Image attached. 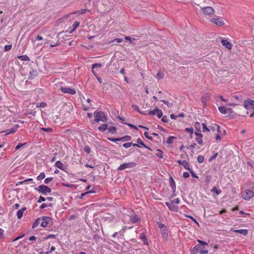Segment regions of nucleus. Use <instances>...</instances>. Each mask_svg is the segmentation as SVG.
Segmentation results:
<instances>
[{
    "instance_id": "obj_50",
    "label": "nucleus",
    "mask_w": 254,
    "mask_h": 254,
    "mask_svg": "<svg viewBox=\"0 0 254 254\" xmlns=\"http://www.w3.org/2000/svg\"><path fill=\"white\" fill-rule=\"evenodd\" d=\"M11 47H12V45H5L4 47V51L5 52H7V51H8L9 50H11Z\"/></svg>"
},
{
    "instance_id": "obj_25",
    "label": "nucleus",
    "mask_w": 254,
    "mask_h": 254,
    "mask_svg": "<svg viewBox=\"0 0 254 254\" xmlns=\"http://www.w3.org/2000/svg\"><path fill=\"white\" fill-rule=\"evenodd\" d=\"M17 58L21 61H29L30 59L27 55H21L18 56Z\"/></svg>"
},
{
    "instance_id": "obj_56",
    "label": "nucleus",
    "mask_w": 254,
    "mask_h": 254,
    "mask_svg": "<svg viewBox=\"0 0 254 254\" xmlns=\"http://www.w3.org/2000/svg\"><path fill=\"white\" fill-rule=\"evenodd\" d=\"M53 180V178L50 177V178H47L44 180V183L46 184H48L51 181H52Z\"/></svg>"
},
{
    "instance_id": "obj_32",
    "label": "nucleus",
    "mask_w": 254,
    "mask_h": 254,
    "mask_svg": "<svg viewBox=\"0 0 254 254\" xmlns=\"http://www.w3.org/2000/svg\"><path fill=\"white\" fill-rule=\"evenodd\" d=\"M183 166L186 169L189 171L191 168H190V165L188 162L186 160H184V163L183 164Z\"/></svg>"
},
{
    "instance_id": "obj_1",
    "label": "nucleus",
    "mask_w": 254,
    "mask_h": 254,
    "mask_svg": "<svg viewBox=\"0 0 254 254\" xmlns=\"http://www.w3.org/2000/svg\"><path fill=\"white\" fill-rule=\"evenodd\" d=\"M94 115L95 117V121L97 123L100 121L106 123L108 121L107 116L102 111H95L94 112Z\"/></svg>"
},
{
    "instance_id": "obj_54",
    "label": "nucleus",
    "mask_w": 254,
    "mask_h": 254,
    "mask_svg": "<svg viewBox=\"0 0 254 254\" xmlns=\"http://www.w3.org/2000/svg\"><path fill=\"white\" fill-rule=\"evenodd\" d=\"M161 121L164 123H168L169 121V119L167 116L164 115L162 117Z\"/></svg>"
},
{
    "instance_id": "obj_2",
    "label": "nucleus",
    "mask_w": 254,
    "mask_h": 254,
    "mask_svg": "<svg viewBox=\"0 0 254 254\" xmlns=\"http://www.w3.org/2000/svg\"><path fill=\"white\" fill-rule=\"evenodd\" d=\"M41 226L42 227H47L53 224V219L49 216H42L41 217Z\"/></svg>"
},
{
    "instance_id": "obj_42",
    "label": "nucleus",
    "mask_w": 254,
    "mask_h": 254,
    "mask_svg": "<svg viewBox=\"0 0 254 254\" xmlns=\"http://www.w3.org/2000/svg\"><path fill=\"white\" fill-rule=\"evenodd\" d=\"M157 110H158V108L157 107H155L154 109V110L150 111L148 112V115H155V114H156V113L157 112Z\"/></svg>"
},
{
    "instance_id": "obj_33",
    "label": "nucleus",
    "mask_w": 254,
    "mask_h": 254,
    "mask_svg": "<svg viewBox=\"0 0 254 254\" xmlns=\"http://www.w3.org/2000/svg\"><path fill=\"white\" fill-rule=\"evenodd\" d=\"M211 191L215 192L217 195H219L221 192V190L217 189L215 187L212 189Z\"/></svg>"
},
{
    "instance_id": "obj_36",
    "label": "nucleus",
    "mask_w": 254,
    "mask_h": 254,
    "mask_svg": "<svg viewBox=\"0 0 254 254\" xmlns=\"http://www.w3.org/2000/svg\"><path fill=\"white\" fill-rule=\"evenodd\" d=\"M163 77L164 73L160 71H158L156 75V78H157L158 79H162Z\"/></svg>"
},
{
    "instance_id": "obj_40",
    "label": "nucleus",
    "mask_w": 254,
    "mask_h": 254,
    "mask_svg": "<svg viewBox=\"0 0 254 254\" xmlns=\"http://www.w3.org/2000/svg\"><path fill=\"white\" fill-rule=\"evenodd\" d=\"M197 242L199 243L198 245H200L201 247H203V248H205V246L208 245V244L204 241H201L200 240H198Z\"/></svg>"
},
{
    "instance_id": "obj_23",
    "label": "nucleus",
    "mask_w": 254,
    "mask_h": 254,
    "mask_svg": "<svg viewBox=\"0 0 254 254\" xmlns=\"http://www.w3.org/2000/svg\"><path fill=\"white\" fill-rule=\"evenodd\" d=\"M41 217L37 218L32 225V228L33 229L36 228L40 224H41Z\"/></svg>"
},
{
    "instance_id": "obj_10",
    "label": "nucleus",
    "mask_w": 254,
    "mask_h": 254,
    "mask_svg": "<svg viewBox=\"0 0 254 254\" xmlns=\"http://www.w3.org/2000/svg\"><path fill=\"white\" fill-rule=\"evenodd\" d=\"M61 90L64 93H68L70 95H74L76 93V91L74 88L67 87H62Z\"/></svg>"
},
{
    "instance_id": "obj_63",
    "label": "nucleus",
    "mask_w": 254,
    "mask_h": 254,
    "mask_svg": "<svg viewBox=\"0 0 254 254\" xmlns=\"http://www.w3.org/2000/svg\"><path fill=\"white\" fill-rule=\"evenodd\" d=\"M186 217L190 218V219H191V220H192L197 225H199L198 223L196 221V220L194 218H193V217L192 216H190V215H187Z\"/></svg>"
},
{
    "instance_id": "obj_48",
    "label": "nucleus",
    "mask_w": 254,
    "mask_h": 254,
    "mask_svg": "<svg viewBox=\"0 0 254 254\" xmlns=\"http://www.w3.org/2000/svg\"><path fill=\"white\" fill-rule=\"evenodd\" d=\"M186 130L190 133V137H192V135L193 132V128L192 127L186 128Z\"/></svg>"
},
{
    "instance_id": "obj_9",
    "label": "nucleus",
    "mask_w": 254,
    "mask_h": 254,
    "mask_svg": "<svg viewBox=\"0 0 254 254\" xmlns=\"http://www.w3.org/2000/svg\"><path fill=\"white\" fill-rule=\"evenodd\" d=\"M211 98V94L209 93L204 94L201 98V102L203 104V108L206 106L207 102L210 100Z\"/></svg>"
},
{
    "instance_id": "obj_53",
    "label": "nucleus",
    "mask_w": 254,
    "mask_h": 254,
    "mask_svg": "<svg viewBox=\"0 0 254 254\" xmlns=\"http://www.w3.org/2000/svg\"><path fill=\"white\" fill-rule=\"evenodd\" d=\"M144 135L145 136V137L147 138L148 139L150 140H153V137L152 136L149 135V134L147 132L145 131L144 133Z\"/></svg>"
},
{
    "instance_id": "obj_27",
    "label": "nucleus",
    "mask_w": 254,
    "mask_h": 254,
    "mask_svg": "<svg viewBox=\"0 0 254 254\" xmlns=\"http://www.w3.org/2000/svg\"><path fill=\"white\" fill-rule=\"evenodd\" d=\"M139 218L136 215H133L130 218V221L132 223H135L137 222L139 220Z\"/></svg>"
},
{
    "instance_id": "obj_51",
    "label": "nucleus",
    "mask_w": 254,
    "mask_h": 254,
    "mask_svg": "<svg viewBox=\"0 0 254 254\" xmlns=\"http://www.w3.org/2000/svg\"><path fill=\"white\" fill-rule=\"evenodd\" d=\"M131 107L135 111H136L137 112H138L139 113V112H140V110L139 109V108L138 106L136 105H131Z\"/></svg>"
},
{
    "instance_id": "obj_21",
    "label": "nucleus",
    "mask_w": 254,
    "mask_h": 254,
    "mask_svg": "<svg viewBox=\"0 0 254 254\" xmlns=\"http://www.w3.org/2000/svg\"><path fill=\"white\" fill-rule=\"evenodd\" d=\"M55 166L63 171H65L64 168V164L60 161H56Z\"/></svg>"
},
{
    "instance_id": "obj_49",
    "label": "nucleus",
    "mask_w": 254,
    "mask_h": 254,
    "mask_svg": "<svg viewBox=\"0 0 254 254\" xmlns=\"http://www.w3.org/2000/svg\"><path fill=\"white\" fill-rule=\"evenodd\" d=\"M108 139L112 142H117V141L121 140L120 138H112V137H108Z\"/></svg>"
},
{
    "instance_id": "obj_64",
    "label": "nucleus",
    "mask_w": 254,
    "mask_h": 254,
    "mask_svg": "<svg viewBox=\"0 0 254 254\" xmlns=\"http://www.w3.org/2000/svg\"><path fill=\"white\" fill-rule=\"evenodd\" d=\"M129 127H130L132 128L135 129V130H137L138 128L135 126L132 125L130 123H125Z\"/></svg>"
},
{
    "instance_id": "obj_29",
    "label": "nucleus",
    "mask_w": 254,
    "mask_h": 254,
    "mask_svg": "<svg viewBox=\"0 0 254 254\" xmlns=\"http://www.w3.org/2000/svg\"><path fill=\"white\" fill-rule=\"evenodd\" d=\"M79 24H80L79 22L75 21L72 25L73 28L70 31L69 33H72L75 30V29L79 26Z\"/></svg>"
},
{
    "instance_id": "obj_60",
    "label": "nucleus",
    "mask_w": 254,
    "mask_h": 254,
    "mask_svg": "<svg viewBox=\"0 0 254 254\" xmlns=\"http://www.w3.org/2000/svg\"><path fill=\"white\" fill-rule=\"evenodd\" d=\"M202 138H198V137H196L195 138V140L196 141H197V142L199 144V145H203V142H202V140L201 139Z\"/></svg>"
},
{
    "instance_id": "obj_16",
    "label": "nucleus",
    "mask_w": 254,
    "mask_h": 254,
    "mask_svg": "<svg viewBox=\"0 0 254 254\" xmlns=\"http://www.w3.org/2000/svg\"><path fill=\"white\" fill-rule=\"evenodd\" d=\"M169 182H170V187L173 191V192H175L176 191V183L175 181L174 180L172 177H170L169 178Z\"/></svg>"
},
{
    "instance_id": "obj_61",
    "label": "nucleus",
    "mask_w": 254,
    "mask_h": 254,
    "mask_svg": "<svg viewBox=\"0 0 254 254\" xmlns=\"http://www.w3.org/2000/svg\"><path fill=\"white\" fill-rule=\"evenodd\" d=\"M26 144V143H20L18 144L15 147V149L18 150L21 147L24 146Z\"/></svg>"
},
{
    "instance_id": "obj_44",
    "label": "nucleus",
    "mask_w": 254,
    "mask_h": 254,
    "mask_svg": "<svg viewBox=\"0 0 254 254\" xmlns=\"http://www.w3.org/2000/svg\"><path fill=\"white\" fill-rule=\"evenodd\" d=\"M160 101L164 103L165 105L167 106L168 107H171L173 105V104L172 103H170L169 101L165 100H161Z\"/></svg>"
},
{
    "instance_id": "obj_8",
    "label": "nucleus",
    "mask_w": 254,
    "mask_h": 254,
    "mask_svg": "<svg viewBox=\"0 0 254 254\" xmlns=\"http://www.w3.org/2000/svg\"><path fill=\"white\" fill-rule=\"evenodd\" d=\"M203 14L205 15H209L214 13V9L210 6H205L201 8Z\"/></svg>"
},
{
    "instance_id": "obj_14",
    "label": "nucleus",
    "mask_w": 254,
    "mask_h": 254,
    "mask_svg": "<svg viewBox=\"0 0 254 254\" xmlns=\"http://www.w3.org/2000/svg\"><path fill=\"white\" fill-rule=\"evenodd\" d=\"M221 43L222 45L226 48L230 50L232 48L231 44L227 40L222 39L221 40Z\"/></svg>"
},
{
    "instance_id": "obj_58",
    "label": "nucleus",
    "mask_w": 254,
    "mask_h": 254,
    "mask_svg": "<svg viewBox=\"0 0 254 254\" xmlns=\"http://www.w3.org/2000/svg\"><path fill=\"white\" fill-rule=\"evenodd\" d=\"M125 40L126 41H127V40L129 41V42L130 43H132L133 41H134L135 40V39L134 38H131L130 37H129V36H127V37H125Z\"/></svg>"
},
{
    "instance_id": "obj_15",
    "label": "nucleus",
    "mask_w": 254,
    "mask_h": 254,
    "mask_svg": "<svg viewBox=\"0 0 254 254\" xmlns=\"http://www.w3.org/2000/svg\"><path fill=\"white\" fill-rule=\"evenodd\" d=\"M58 235V234H49L47 236L44 237L42 238V239H39V243L42 241H46L49 239H55L56 237Z\"/></svg>"
},
{
    "instance_id": "obj_31",
    "label": "nucleus",
    "mask_w": 254,
    "mask_h": 254,
    "mask_svg": "<svg viewBox=\"0 0 254 254\" xmlns=\"http://www.w3.org/2000/svg\"><path fill=\"white\" fill-rule=\"evenodd\" d=\"M140 235H141L140 239H141L142 241L145 245H148V241H147L146 236L144 234H141Z\"/></svg>"
},
{
    "instance_id": "obj_59",
    "label": "nucleus",
    "mask_w": 254,
    "mask_h": 254,
    "mask_svg": "<svg viewBox=\"0 0 254 254\" xmlns=\"http://www.w3.org/2000/svg\"><path fill=\"white\" fill-rule=\"evenodd\" d=\"M131 144L132 142H127L123 144V146L126 148H128L131 146Z\"/></svg>"
},
{
    "instance_id": "obj_6",
    "label": "nucleus",
    "mask_w": 254,
    "mask_h": 254,
    "mask_svg": "<svg viewBox=\"0 0 254 254\" xmlns=\"http://www.w3.org/2000/svg\"><path fill=\"white\" fill-rule=\"evenodd\" d=\"M136 163L133 162L128 163H124L117 168L118 171H122L127 168H131L135 167Z\"/></svg>"
},
{
    "instance_id": "obj_34",
    "label": "nucleus",
    "mask_w": 254,
    "mask_h": 254,
    "mask_svg": "<svg viewBox=\"0 0 254 254\" xmlns=\"http://www.w3.org/2000/svg\"><path fill=\"white\" fill-rule=\"evenodd\" d=\"M194 127H195L196 130L198 132H201L200 130V123L198 122H196L194 124Z\"/></svg>"
},
{
    "instance_id": "obj_4",
    "label": "nucleus",
    "mask_w": 254,
    "mask_h": 254,
    "mask_svg": "<svg viewBox=\"0 0 254 254\" xmlns=\"http://www.w3.org/2000/svg\"><path fill=\"white\" fill-rule=\"evenodd\" d=\"M198 253H199V254H206L208 253V251L207 250L202 248V247L198 244L193 247L191 251V254H196Z\"/></svg>"
},
{
    "instance_id": "obj_19",
    "label": "nucleus",
    "mask_w": 254,
    "mask_h": 254,
    "mask_svg": "<svg viewBox=\"0 0 254 254\" xmlns=\"http://www.w3.org/2000/svg\"><path fill=\"white\" fill-rule=\"evenodd\" d=\"M18 127H19L18 125H15L14 126V127H13L12 128H10V129L5 130V131L6 132V134H9L10 133H12L15 132L16 131V130Z\"/></svg>"
},
{
    "instance_id": "obj_17",
    "label": "nucleus",
    "mask_w": 254,
    "mask_h": 254,
    "mask_svg": "<svg viewBox=\"0 0 254 254\" xmlns=\"http://www.w3.org/2000/svg\"><path fill=\"white\" fill-rule=\"evenodd\" d=\"M26 207H24L17 211L16 216L18 219H20L22 217L23 212L26 210Z\"/></svg>"
},
{
    "instance_id": "obj_45",
    "label": "nucleus",
    "mask_w": 254,
    "mask_h": 254,
    "mask_svg": "<svg viewBox=\"0 0 254 254\" xmlns=\"http://www.w3.org/2000/svg\"><path fill=\"white\" fill-rule=\"evenodd\" d=\"M41 130H43L45 132H51L53 130V129L51 127H48V128L42 127V128H41Z\"/></svg>"
},
{
    "instance_id": "obj_26",
    "label": "nucleus",
    "mask_w": 254,
    "mask_h": 254,
    "mask_svg": "<svg viewBox=\"0 0 254 254\" xmlns=\"http://www.w3.org/2000/svg\"><path fill=\"white\" fill-rule=\"evenodd\" d=\"M121 141H127L131 140L132 138L130 135H125L122 137H120Z\"/></svg>"
},
{
    "instance_id": "obj_47",
    "label": "nucleus",
    "mask_w": 254,
    "mask_h": 254,
    "mask_svg": "<svg viewBox=\"0 0 254 254\" xmlns=\"http://www.w3.org/2000/svg\"><path fill=\"white\" fill-rule=\"evenodd\" d=\"M84 150L87 154H90L91 152V148L88 145L85 146Z\"/></svg>"
},
{
    "instance_id": "obj_3",
    "label": "nucleus",
    "mask_w": 254,
    "mask_h": 254,
    "mask_svg": "<svg viewBox=\"0 0 254 254\" xmlns=\"http://www.w3.org/2000/svg\"><path fill=\"white\" fill-rule=\"evenodd\" d=\"M252 190H246L242 195V198L246 200H249L254 196V186L252 187Z\"/></svg>"
},
{
    "instance_id": "obj_43",
    "label": "nucleus",
    "mask_w": 254,
    "mask_h": 254,
    "mask_svg": "<svg viewBox=\"0 0 254 254\" xmlns=\"http://www.w3.org/2000/svg\"><path fill=\"white\" fill-rule=\"evenodd\" d=\"M102 66V64L100 63H95L92 65V68H100Z\"/></svg>"
},
{
    "instance_id": "obj_7",
    "label": "nucleus",
    "mask_w": 254,
    "mask_h": 254,
    "mask_svg": "<svg viewBox=\"0 0 254 254\" xmlns=\"http://www.w3.org/2000/svg\"><path fill=\"white\" fill-rule=\"evenodd\" d=\"M244 106L247 110H254V101L253 100H245Z\"/></svg>"
},
{
    "instance_id": "obj_41",
    "label": "nucleus",
    "mask_w": 254,
    "mask_h": 254,
    "mask_svg": "<svg viewBox=\"0 0 254 254\" xmlns=\"http://www.w3.org/2000/svg\"><path fill=\"white\" fill-rule=\"evenodd\" d=\"M173 139H176V137L173 136H170L166 140V142L169 144L172 143L173 141L172 140Z\"/></svg>"
},
{
    "instance_id": "obj_52",
    "label": "nucleus",
    "mask_w": 254,
    "mask_h": 254,
    "mask_svg": "<svg viewBox=\"0 0 254 254\" xmlns=\"http://www.w3.org/2000/svg\"><path fill=\"white\" fill-rule=\"evenodd\" d=\"M217 156H218V153H215L212 156H211L210 158H209L208 161L209 162L212 161L213 159H215L217 157Z\"/></svg>"
},
{
    "instance_id": "obj_5",
    "label": "nucleus",
    "mask_w": 254,
    "mask_h": 254,
    "mask_svg": "<svg viewBox=\"0 0 254 254\" xmlns=\"http://www.w3.org/2000/svg\"><path fill=\"white\" fill-rule=\"evenodd\" d=\"M35 190L44 195H46L47 193H50L52 191V190L50 188L43 185L35 188Z\"/></svg>"
},
{
    "instance_id": "obj_30",
    "label": "nucleus",
    "mask_w": 254,
    "mask_h": 254,
    "mask_svg": "<svg viewBox=\"0 0 254 254\" xmlns=\"http://www.w3.org/2000/svg\"><path fill=\"white\" fill-rule=\"evenodd\" d=\"M108 131L114 134L116 132V128L115 127L111 126L107 128Z\"/></svg>"
},
{
    "instance_id": "obj_62",
    "label": "nucleus",
    "mask_w": 254,
    "mask_h": 254,
    "mask_svg": "<svg viewBox=\"0 0 254 254\" xmlns=\"http://www.w3.org/2000/svg\"><path fill=\"white\" fill-rule=\"evenodd\" d=\"M211 180V177L210 176H206L205 178V182L207 183H209Z\"/></svg>"
},
{
    "instance_id": "obj_22",
    "label": "nucleus",
    "mask_w": 254,
    "mask_h": 254,
    "mask_svg": "<svg viewBox=\"0 0 254 254\" xmlns=\"http://www.w3.org/2000/svg\"><path fill=\"white\" fill-rule=\"evenodd\" d=\"M36 73H37V71L32 69V70H31L29 72L28 79L30 80L33 79L35 76H37Z\"/></svg>"
},
{
    "instance_id": "obj_11",
    "label": "nucleus",
    "mask_w": 254,
    "mask_h": 254,
    "mask_svg": "<svg viewBox=\"0 0 254 254\" xmlns=\"http://www.w3.org/2000/svg\"><path fill=\"white\" fill-rule=\"evenodd\" d=\"M210 21L217 26H221L225 24L222 18H213L210 19Z\"/></svg>"
},
{
    "instance_id": "obj_12",
    "label": "nucleus",
    "mask_w": 254,
    "mask_h": 254,
    "mask_svg": "<svg viewBox=\"0 0 254 254\" xmlns=\"http://www.w3.org/2000/svg\"><path fill=\"white\" fill-rule=\"evenodd\" d=\"M166 205L168 207L169 209L171 211L177 212L178 210V206L173 204L172 201L166 202Z\"/></svg>"
},
{
    "instance_id": "obj_46",
    "label": "nucleus",
    "mask_w": 254,
    "mask_h": 254,
    "mask_svg": "<svg viewBox=\"0 0 254 254\" xmlns=\"http://www.w3.org/2000/svg\"><path fill=\"white\" fill-rule=\"evenodd\" d=\"M202 127H203V129H202L203 132H205V131L208 132L210 131V129L207 127L205 123L202 124Z\"/></svg>"
},
{
    "instance_id": "obj_37",
    "label": "nucleus",
    "mask_w": 254,
    "mask_h": 254,
    "mask_svg": "<svg viewBox=\"0 0 254 254\" xmlns=\"http://www.w3.org/2000/svg\"><path fill=\"white\" fill-rule=\"evenodd\" d=\"M204 158L202 155H198L197 157V161L199 163H202L204 162Z\"/></svg>"
},
{
    "instance_id": "obj_55",
    "label": "nucleus",
    "mask_w": 254,
    "mask_h": 254,
    "mask_svg": "<svg viewBox=\"0 0 254 254\" xmlns=\"http://www.w3.org/2000/svg\"><path fill=\"white\" fill-rule=\"evenodd\" d=\"M189 171L191 174V175L192 177L195 178H198V176L195 174L194 172L191 169H190Z\"/></svg>"
},
{
    "instance_id": "obj_39",
    "label": "nucleus",
    "mask_w": 254,
    "mask_h": 254,
    "mask_svg": "<svg viewBox=\"0 0 254 254\" xmlns=\"http://www.w3.org/2000/svg\"><path fill=\"white\" fill-rule=\"evenodd\" d=\"M157 116L159 119H160L161 117H162L163 116V112L161 110L158 108L157 112L156 113Z\"/></svg>"
},
{
    "instance_id": "obj_20",
    "label": "nucleus",
    "mask_w": 254,
    "mask_h": 254,
    "mask_svg": "<svg viewBox=\"0 0 254 254\" xmlns=\"http://www.w3.org/2000/svg\"><path fill=\"white\" fill-rule=\"evenodd\" d=\"M236 233L241 234L244 236H246L248 234V231L247 229H237L234 231Z\"/></svg>"
},
{
    "instance_id": "obj_57",
    "label": "nucleus",
    "mask_w": 254,
    "mask_h": 254,
    "mask_svg": "<svg viewBox=\"0 0 254 254\" xmlns=\"http://www.w3.org/2000/svg\"><path fill=\"white\" fill-rule=\"evenodd\" d=\"M46 199L44 197L40 195L39 198V199L37 201V202L38 203H41V202H42L43 201H45L46 200Z\"/></svg>"
},
{
    "instance_id": "obj_28",
    "label": "nucleus",
    "mask_w": 254,
    "mask_h": 254,
    "mask_svg": "<svg viewBox=\"0 0 254 254\" xmlns=\"http://www.w3.org/2000/svg\"><path fill=\"white\" fill-rule=\"evenodd\" d=\"M227 108L224 106H220L218 107L219 112L223 114H226L227 113Z\"/></svg>"
},
{
    "instance_id": "obj_24",
    "label": "nucleus",
    "mask_w": 254,
    "mask_h": 254,
    "mask_svg": "<svg viewBox=\"0 0 254 254\" xmlns=\"http://www.w3.org/2000/svg\"><path fill=\"white\" fill-rule=\"evenodd\" d=\"M108 128V125L106 124H102L98 127V130L101 132L105 131Z\"/></svg>"
},
{
    "instance_id": "obj_18",
    "label": "nucleus",
    "mask_w": 254,
    "mask_h": 254,
    "mask_svg": "<svg viewBox=\"0 0 254 254\" xmlns=\"http://www.w3.org/2000/svg\"><path fill=\"white\" fill-rule=\"evenodd\" d=\"M136 142L140 146H143L144 148H146V149H147L148 150H151V148L149 147H148L147 145H146L144 144V143L143 142V141L140 138L137 139Z\"/></svg>"
},
{
    "instance_id": "obj_38",
    "label": "nucleus",
    "mask_w": 254,
    "mask_h": 254,
    "mask_svg": "<svg viewBox=\"0 0 254 254\" xmlns=\"http://www.w3.org/2000/svg\"><path fill=\"white\" fill-rule=\"evenodd\" d=\"M45 177V174L44 172H42L40 174L39 176H37V179L38 181H40L44 179Z\"/></svg>"
},
{
    "instance_id": "obj_35",
    "label": "nucleus",
    "mask_w": 254,
    "mask_h": 254,
    "mask_svg": "<svg viewBox=\"0 0 254 254\" xmlns=\"http://www.w3.org/2000/svg\"><path fill=\"white\" fill-rule=\"evenodd\" d=\"M157 153L156 154V155L159 158H162L163 153V151L160 149H157Z\"/></svg>"
},
{
    "instance_id": "obj_13",
    "label": "nucleus",
    "mask_w": 254,
    "mask_h": 254,
    "mask_svg": "<svg viewBox=\"0 0 254 254\" xmlns=\"http://www.w3.org/2000/svg\"><path fill=\"white\" fill-rule=\"evenodd\" d=\"M162 237L164 240H167L168 237V229L166 226L165 228L160 229Z\"/></svg>"
}]
</instances>
